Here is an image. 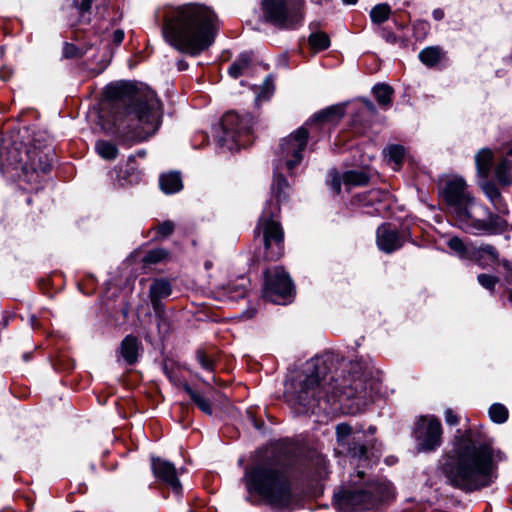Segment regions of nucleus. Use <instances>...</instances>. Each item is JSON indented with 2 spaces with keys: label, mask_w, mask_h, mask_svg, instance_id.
I'll return each mask as SVG.
<instances>
[{
  "label": "nucleus",
  "mask_w": 512,
  "mask_h": 512,
  "mask_svg": "<svg viewBox=\"0 0 512 512\" xmlns=\"http://www.w3.org/2000/svg\"><path fill=\"white\" fill-rule=\"evenodd\" d=\"M329 357H316L307 363L309 374L294 385L288 394V401L299 414H330L338 407L340 397L358 399L365 404L379 389V382L373 375L370 363L360 359L350 363L348 378L338 385L334 376L327 372Z\"/></svg>",
  "instance_id": "nucleus-1"
},
{
  "label": "nucleus",
  "mask_w": 512,
  "mask_h": 512,
  "mask_svg": "<svg viewBox=\"0 0 512 512\" xmlns=\"http://www.w3.org/2000/svg\"><path fill=\"white\" fill-rule=\"evenodd\" d=\"M343 114V108L340 106H331L323 109L315 113L311 120L304 126L299 127L296 131L281 140L277 152L274 181L272 184V194L276 197L277 202H267L256 229L259 232L262 231L267 257L269 259H278L282 255L284 235L280 223L275 218L280 211L279 203L287 198V190L289 189L288 181L281 173H278V171L283 168L292 171L301 163L303 151L309 139L307 126L312 125L313 122H331L339 120L342 118Z\"/></svg>",
  "instance_id": "nucleus-2"
},
{
  "label": "nucleus",
  "mask_w": 512,
  "mask_h": 512,
  "mask_svg": "<svg viewBox=\"0 0 512 512\" xmlns=\"http://www.w3.org/2000/svg\"><path fill=\"white\" fill-rule=\"evenodd\" d=\"M106 95L114 101V134L120 144L131 146L157 132L163 108L153 90L137 87L131 82H119L109 85Z\"/></svg>",
  "instance_id": "nucleus-3"
},
{
  "label": "nucleus",
  "mask_w": 512,
  "mask_h": 512,
  "mask_svg": "<svg viewBox=\"0 0 512 512\" xmlns=\"http://www.w3.org/2000/svg\"><path fill=\"white\" fill-rule=\"evenodd\" d=\"M453 452L454 457L442 468L453 487L474 492L491 486L497 479L493 448L480 428L472 426L463 433L457 430Z\"/></svg>",
  "instance_id": "nucleus-4"
},
{
  "label": "nucleus",
  "mask_w": 512,
  "mask_h": 512,
  "mask_svg": "<svg viewBox=\"0 0 512 512\" xmlns=\"http://www.w3.org/2000/svg\"><path fill=\"white\" fill-rule=\"evenodd\" d=\"M217 16L208 6L185 4L164 17L162 34L167 43L182 53L197 56L214 42Z\"/></svg>",
  "instance_id": "nucleus-5"
},
{
  "label": "nucleus",
  "mask_w": 512,
  "mask_h": 512,
  "mask_svg": "<svg viewBox=\"0 0 512 512\" xmlns=\"http://www.w3.org/2000/svg\"><path fill=\"white\" fill-rule=\"evenodd\" d=\"M243 481L249 493H256L277 511L294 507V497L288 477L278 469L258 465L245 472Z\"/></svg>",
  "instance_id": "nucleus-6"
},
{
  "label": "nucleus",
  "mask_w": 512,
  "mask_h": 512,
  "mask_svg": "<svg viewBox=\"0 0 512 512\" xmlns=\"http://www.w3.org/2000/svg\"><path fill=\"white\" fill-rule=\"evenodd\" d=\"M395 497L391 482L375 480L353 486L334 495L335 505L342 512H364L377 509Z\"/></svg>",
  "instance_id": "nucleus-7"
},
{
  "label": "nucleus",
  "mask_w": 512,
  "mask_h": 512,
  "mask_svg": "<svg viewBox=\"0 0 512 512\" xmlns=\"http://www.w3.org/2000/svg\"><path fill=\"white\" fill-rule=\"evenodd\" d=\"M264 22L280 29H295L304 19V0H261Z\"/></svg>",
  "instance_id": "nucleus-8"
},
{
  "label": "nucleus",
  "mask_w": 512,
  "mask_h": 512,
  "mask_svg": "<svg viewBox=\"0 0 512 512\" xmlns=\"http://www.w3.org/2000/svg\"><path fill=\"white\" fill-rule=\"evenodd\" d=\"M253 117L250 114L226 113L221 121V132L217 135L218 144L228 150H238L252 142Z\"/></svg>",
  "instance_id": "nucleus-9"
},
{
  "label": "nucleus",
  "mask_w": 512,
  "mask_h": 512,
  "mask_svg": "<svg viewBox=\"0 0 512 512\" xmlns=\"http://www.w3.org/2000/svg\"><path fill=\"white\" fill-rule=\"evenodd\" d=\"M444 197L446 202L454 208L458 225L469 219L477 208H483V205L477 203L467 191L466 182L462 178H455L446 183Z\"/></svg>",
  "instance_id": "nucleus-10"
},
{
  "label": "nucleus",
  "mask_w": 512,
  "mask_h": 512,
  "mask_svg": "<svg viewBox=\"0 0 512 512\" xmlns=\"http://www.w3.org/2000/svg\"><path fill=\"white\" fill-rule=\"evenodd\" d=\"M415 449L419 453L435 451L442 444V425L434 416H421L413 429Z\"/></svg>",
  "instance_id": "nucleus-11"
},
{
  "label": "nucleus",
  "mask_w": 512,
  "mask_h": 512,
  "mask_svg": "<svg viewBox=\"0 0 512 512\" xmlns=\"http://www.w3.org/2000/svg\"><path fill=\"white\" fill-rule=\"evenodd\" d=\"M478 209L483 211V214L487 216V219H477L475 216V211H473L469 219H467L462 224H459V228L467 233L480 235H498L507 230L508 223L504 218L500 216L501 214L492 213L485 206Z\"/></svg>",
  "instance_id": "nucleus-12"
},
{
  "label": "nucleus",
  "mask_w": 512,
  "mask_h": 512,
  "mask_svg": "<svg viewBox=\"0 0 512 512\" xmlns=\"http://www.w3.org/2000/svg\"><path fill=\"white\" fill-rule=\"evenodd\" d=\"M293 290L292 281L289 275L280 267L265 272V285L263 297L272 302L280 304L291 295Z\"/></svg>",
  "instance_id": "nucleus-13"
},
{
  "label": "nucleus",
  "mask_w": 512,
  "mask_h": 512,
  "mask_svg": "<svg viewBox=\"0 0 512 512\" xmlns=\"http://www.w3.org/2000/svg\"><path fill=\"white\" fill-rule=\"evenodd\" d=\"M151 467L158 480L170 487L175 494L179 495L181 493L182 485L178 479L177 470L173 463L159 457H153Z\"/></svg>",
  "instance_id": "nucleus-14"
},
{
  "label": "nucleus",
  "mask_w": 512,
  "mask_h": 512,
  "mask_svg": "<svg viewBox=\"0 0 512 512\" xmlns=\"http://www.w3.org/2000/svg\"><path fill=\"white\" fill-rule=\"evenodd\" d=\"M378 248L385 253H392L404 244V238L390 223L380 225L376 231Z\"/></svg>",
  "instance_id": "nucleus-15"
},
{
  "label": "nucleus",
  "mask_w": 512,
  "mask_h": 512,
  "mask_svg": "<svg viewBox=\"0 0 512 512\" xmlns=\"http://www.w3.org/2000/svg\"><path fill=\"white\" fill-rule=\"evenodd\" d=\"M479 185L482 192L489 199L496 212L499 214L507 215L509 213L507 203L502 197L501 192L496 184L486 178L481 179Z\"/></svg>",
  "instance_id": "nucleus-16"
},
{
  "label": "nucleus",
  "mask_w": 512,
  "mask_h": 512,
  "mask_svg": "<svg viewBox=\"0 0 512 512\" xmlns=\"http://www.w3.org/2000/svg\"><path fill=\"white\" fill-rule=\"evenodd\" d=\"M116 173V181L121 187L137 184L141 180V173L137 168L134 156H130L125 166L119 167Z\"/></svg>",
  "instance_id": "nucleus-17"
},
{
  "label": "nucleus",
  "mask_w": 512,
  "mask_h": 512,
  "mask_svg": "<svg viewBox=\"0 0 512 512\" xmlns=\"http://www.w3.org/2000/svg\"><path fill=\"white\" fill-rule=\"evenodd\" d=\"M471 260L475 261L482 268L489 266L490 263H501L497 249L490 244L473 246Z\"/></svg>",
  "instance_id": "nucleus-18"
},
{
  "label": "nucleus",
  "mask_w": 512,
  "mask_h": 512,
  "mask_svg": "<svg viewBox=\"0 0 512 512\" xmlns=\"http://www.w3.org/2000/svg\"><path fill=\"white\" fill-rule=\"evenodd\" d=\"M28 155L29 165L33 171L47 173L51 170L54 158L53 152L33 149L29 151Z\"/></svg>",
  "instance_id": "nucleus-19"
},
{
  "label": "nucleus",
  "mask_w": 512,
  "mask_h": 512,
  "mask_svg": "<svg viewBox=\"0 0 512 512\" xmlns=\"http://www.w3.org/2000/svg\"><path fill=\"white\" fill-rule=\"evenodd\" d=\"M172 292L171 284L166 279H156L150 286L149 297L155 311L161 307V300L168 297Z\"/></svg>",
  "instance_id": "nucleus-20"
},
{
  "label": "nucleus",
  "mask_w": 512,
  "mask_h": 512,
  "mask_svg": "<svg viewBox=\"0 0 512 512\" xmlns=\"http://www.w3.org/2000/svg\"><path fill=\"white\" fill-rule=\"evenodd\" d=\"M140 342L137 337L127 335L120 344L119 351L123 359L128 365H133L137 362L139 355Z\"/></svg>",
  "instance_id": "nucleus-21"
},
{
  "label": "nucleus",
  "mask_w": 512,
  "mask_h": 512,
  "mask_svg": "<svg viewBox=\"0 0 512 512\" xmlns=\"http://www.w3.org/2000/svg\"><path fill=\"white\" fill-rule=\"evenodd\" d=\"M493 160L494 154L489 148H482L475 155L477 175L481 179L489 178Z\"/></svg>",
  "instance_id": "nucleus-22"
},
{
  "label": "nucleus",
  "mask_w": 512,
  "mask_h": 512,
  "mask_svg": "<svg viewBox=\"0 0 512 512\" xmlns=\"http://www.w3.org/2000/svg\"><path fill=\"white\" fill-rule=\"evenodd\" d=\"M159 186L165 194H173L183 188V183L179 173L169 172L159 177Z\"/></svg>",
  "instance_id": "nucleus-23"
},
{
  "label": "nucleus",
  "mask_w": 512,
  "mask_h": 512,
  "mask_svg": "<svg viewBox=\"0 0 512 512\" xmlns=\"http://www.w3.org/2000/svg\"><path fill=\"white\" fill-rule=\"evenodd\" d=\"M362 438L363 434L358 432V435H353L351 441L347 442V445L345 446L348 453L354 458L366 459L367 446L362 441Z\"/></svg>",
  "instance_id": "nucleus-24"
},
{
  "label": "nucleus",
  "mask_w": 512,
  "mask_h": 512,
  "mask_svg": "<svg viewBox=\"0 0 512 512\" xmlns=\"http://www.w3.org/2000/svg\"><path fill=\"white\" fill-rule=\"evenodd\" d=\"M185 392L189 395L195 405L205 414L212 415L213 409L210 400L200 392L193 390L188 384L184 385Z\"/></svg>",
  "instance_id": "nucleus-25"
},
{
  "label": "nucleus",
  "mask_w": 512,
  "mask_h": 512,
  "mask_svg": "<svg viewBox=\"0 0 512 512\" xmlns=\"http://www.w3.org/2000/svg\"><path fill=\"white\" fill-rule=\"evenodd\" d=\"M511 162L504 158L495 167V178L497 182L502 186H510L512 183V177L510 174Z\"/></svg>",
  "instance_id": "nucleus-26"
},
{
  "label": "nucleus",
  "mask_w": 512,
  "mask_h": 512,
  "mask_svg": "<svg viewBox=\"0 0 512 512\" xmlns=\"http://www.w3.org/2000/svg\"><path fill=\"white\" fill-rule=\"evenodd\" d=\"M467 245L459 237H452L448 241V247L453 250L462 259H472V247Z\"/></svg>",
  "instance_id": "nucleus-27"
},
{
  "label": "nucleus",
  "mask_w": 512,
  "mask_h": 512,
  "mask_svg": "<svg viewBox=\"0 0 512 512\" xmlns=\"http://www.w3.org/2000/svg\"><path fill=\"white\" fill-rule=\"evenodd\" d=\"M95 150L105 160H114L118 156L117 146L106 140H98L95 143Z\"/></svg>",
  "instance_id": "nucleus-28"
},
{
  "label": "nucleus",
  "mask_w": 512,
  "mask_h": 512,
  "mask_svg": "<svg viewBox=\"0 0 512 512\" xmlns=\"http://www.w3.org/2000/svg\"><path fill=\"white\" fill-rule=\"evenodd\" d=\"M252 58L249 53H242L240 56L230 65L228 73L233 78H238L243 72L249 67Z\"/></svg>",
  "instance_id": "nucleus-29"
},
{
  "label": "nucleus",
  "mask_w": 512,
  "mask_h": 512,
  "mask_svg": "<svg viewBox=\"0 0 512 512\" xmlns=\"http://www.w3.org/2000/svg\"><path fill=\"white\" fill-rule=\"evenodd\" d=\"M369 182V176L363 171L350 170L343 174L346 186H364Z\"/></svg>",
  "instance_id": "nucleus-30"
},
{
  "label": "nucleus",
  "mask_w": 512,
  "mask_h": 512,
  "mask_svg": "<svg viewBox=\"0 0 512 512\" xmlns=\"http://www.w3.org/2000/svg\"><path fill=\"white\" fill-rule=\"evenodd\" d=\"M373 94L381 106H389L392 100L393 89L387 84H377L373 87Z\"/></svg>",
  "instance_id": "nucleus-31"
},
{
  "label": "nucleus",
  "mask_w": 512,
  "mask_h": 512,
  "mask_svg": "<svg viewBox=\"0 0 512 512\" xmlns=\"http://www.w3.org/2000/svg\"><path fill=\"white\" fill-rule=\"evenodd\" d=\"M441 57V50L438 47H427L420 51L419 59L426 66L436 65Z\"/></svg>",
  "instance_id": "nucleus-32"
},
{
  "label": "nucleus",
  "mask_w": 512,
  "mask_h": 512,
  "mask_svg": "<svg viewBox=\"0 0 512 512\" xmlns=\"http://www.w3.org/2000/svg\"><path fill=\"white\" fill-rule=\"evenodd\" d=\"M353 435H358V433L353 432L350 425L340 423L336 426V439L339 446L345 447L347 442L351 441Z\"/></svg>",
  "instance_id": "nucleus-33"
},
{
  "label": "nucleus",
  "mask_w": 512,
  "mask_h": 512,
  "mask_svg": "<svg viewBox=\"0 0 512 512\" xmlns=\"http://www.w3.org/2000/svg\"><path fill=\"white\" fill-rule=\"evenodd\" d=\"M391 13L390 6L382 3L374 6L370 12V17L373 23L381 24L388 20Z\"/></svg>",
  "instance_id": "nucleus-34"
},
{
  "label": "nucleus",
  "mask_w": 512,
  "mask_h": 512,
  "mask_svg": "<svg viewBox=\"0 0 512 512\" xmlns=\"http://www.w3.org/2000/svg\"><path fill=\"white\" fill-rule=\"evenodd\" d=\"M489 416L493 422L502 424L508 419V410L503 404L494 403L489 408Z\"/></svg>",
  "instance_id": "nucleus-35"
},
{
  "label": "nucleus",
  "mask_w": 512,
  "mask_h": 512,
  "mask_svg": "<svg viewBox=\"0 0 512 512\" xmlns=\"http://www.w3.org/2000/svg\"><path fill=\"white\" fill-rule=\"evenodd\" d=\"M309 44L317 51L325 50L330 45V39L324 32L312 33L309 36Z\"/></svg>",
  "instance_id": "nucleus-36"
},
{
  "label": "nucleus",
  "mask_w": 512,
  "mask_h": 512,
  "mask_svg": "<svg viewBox=\"0 0 512 512\" xmlns=\"http://www.w3.org/2000/svg\"><path fill=\"white\" fill-rule=\"evenodd\" d=\"M384 153L390 161L399 166L404 158L405 149L401 145L391 144L384 150Z\"/></svg>",
  "instance_id": "nucleus-37"
},
{
  "label": "nucleus",
  "mask_w": 512,
  "mask_h": 512,
  "mask_svg": "<svg viewBox=\"0 0 512 512\" xmlns=\"http://www.w3.org/2000/svg\"><path fill=\"white\" fill-rule=\"evenodd\" d=\"M196 359L204 370L208 372L214 371V358L208 355L204 350H198L196 352Z\"/></svg>",
  "instance_id": "nucleus-38"
},
{
  "label": "nucleus",
  "mask_w": 512,
  "mask_h": 512,
  "mask_svg": "<svg viewBox=\"0 0 512 512\" xmlns=\"http://www.w3.org/2000/svg\"><path fill=\"white\" fill-rule=\"evenodd\" d=\"M167 255L168 253L164 249H154L144 256L143 262L146 264H156L164 260Z\"/></svg>",
  "instance_id": "nucleus-39"
},
{
  "label": "nucleus",
  "mask_w": 512,
  "mask_h": 512,
  "mask_svg": "<svg viewBox=\"0 0 512 512\" xmlns=\"http://www.w3.org/2000/svg\"><path fill=\"white\" fill-rule=\"evenodd\" d=\"M478 283L485 289L493 292L495 285L498 283L499 278L490 274H479L477 276Z\"/></svg>",
  "instance_id": "nucleus-40"
},
{
  "label": "nucleus",
  "mask_w": 512,
  "mask_h": 512,
  "mask_svg": "<svg viewBox=\"0 0 512 512\" xmlns=\"http://www.w3.org/2000/svg\"><path fill=\"white\" fill-rule=\"evenodd\" d=\"M174 223L172 221H164L162 223H160L155 229H156V234L160 237H167L169 236L170 234H172V232L174 231Z\"/></svg>",
  "instance_id": "nucleus-41"
},
{
  "label": "nucleus",
  "mask_w": 512,
  "mask_h": 512,
  "mask_svg": "<svg viewBox=\"0 0 512 512\" xmlns=\"http://www.w3.org/2000/svg\"><path fill=\"white\" fill-rule=\"evenodd\" d=\"M330 187L334 191L335 194H339L341 191V184L343 182V175L340 176L337 172H332L330 174Z\"/></svg>",
  "instance_id": "nucleus-42"
},
{
  "label": "nucleus",
  "mask_w": 512,
  "mask_h": 512,
  "mask_svg": "<svg viewBox=\"0 0 512 512\" xmlns=\"http://www.w3.org/2000/svg\"><path fill=\"white\" fill-rule=\"evenodd\" d=\"M444 418L448 425L455 426L459 423L458 416L451 409H446L444 412Z\"/></svg>",
  "instance_id": "nucleus-43"
},
{
  "label": "nucleus",
  "mask_w": 512,
  "mask_h": 512,
  "mask_svg": "<svg viewBox=\"0 0 512 512\" xmlns=\"http://www.w3.org/2000/svg\"><path fill=\"white\" fill-rule=\"evenodd\" d=\"M63 54L66 58H73L78 55V48L74 44L65 43Z\"/></svg>",
  "instance_id": "nucleus-44"
},
{
  "label": "nucleus",
  "mask_w": 512,
  "mask_h": 512,
  "mask_svg": "<svg viewBox=\"0 0 512 512\" xmlns=\"http://www.w3.org/2000/svg\"><path fill=\"white\" fill-rule=\"evenodd\" d=\"M506 273H505V280L508 284H512V266L510 265V262L508 260H501V263H500Z\"/></svg>",
  "instance_id": "nucleus-45"
},
{
  "label": "nucleus",
  "mask_w": 512,
  "mask_h": 512,
  "mask_svg": "<svg viewBox=\"0 0 512 512\" xmlns=\"http://www.w3.org/2000/svg\"><path fill=\"white\" fill-rule=\"evenodd\" d=\"M94 0H81L79 4L75 1V4L81 13L88 12L91 9L92 2Z\"/></svg>",
  "instance_id": "nucleus-46"
},
{
  "label": "nucleus",
  "mask_w": 512,
  "mask_h": 512,
  "mask_svg": "<svg viewBox=\"0 0 512 512\" xmlns=\"http://www.w3.org/2000/svg\"><path fill=\"white\" fill-rule=\"evenodd\" d=\"M124 39L123 30L117 29L113 32L112 40L116 45H120Z\"/></svg>",
  "instance_id": "nucleus-47"
},
{
  "label": "nucleus",
  "mask_w": 512,
  "mask_h": 512,
  "mask_svg": "<svg viewBox=\"0 0 512 512\" xmlns=\"http://www.w3.org/2000/svg\"><path fill=\"white\" fill-rule=\"evenodd\" d=\"M432 15L435 20L440 21L444 18V11L440 8H437L433 10Z\"/></svg>",
  "instance_id": "nucleus-48"
},
{
  "label": "nucleus",
  "mask_w": 512,
  "mask_h": 512,
  "mask_svg": "<svg viewBox=\"0 0 512 512\" xmlns=\"http://www.w3.org/2000/svg\"><path fill=\"white\" fill-rule=\"evenodd\" d=\"M176 66L179 71H184L188 68V63L185 60H178Z\"/></svg>",
  "instance_id": "nucleus-49"
},
{
  "label": "nucleus",
  "mask_w": 512,
  "mask_h": 512,
  "mask_svg": "<svg viewBox=\"0 0 512 512\" xmlns=\"http://www.w3.org/2000/svg\"><path fill=\"white\" fill-rule=\"evenodd\" d=\"M363 103L365 104V106L367 107V109L371 112H375V106L374 104L372 103V101H370L369 99H364L363 100Z\"/></svg>",
  "instance_id": "nucleus-50"
},
{
  "label": "nucleus",
  "mask_w": 512,
  "mask_h": 512,
  "mask_svg": "<svg viewBox=\"0 0 512 512\" xmlns=\"http://www.w3.org/2000/svg\"><path fill=\"white\" fill-rule=\"evenodd\" d=\"M236 292H237L236 297H238V298L245 296V289L244 288L237 289Z\"/></svg>",
  "instance_id": "nucleus-51"
},
{
  "label": "nucleus",
  "mask_w": 512,
  "mask_h": 512,
  "mask_svg": "<svg viewBox=\"0 0 512 512\" xmlns=\"http://www.w3.org/2000/svg\"><path fill=\"white\" fill-rule=\"evenodd\" d=\"M8 77H9L8 72L0 70V78H2L3 80H7Z\"/></svg>",
  "instance_id": "nucleus-52"
},
{
  "label": "nucleus",
  "mask_w": 512,
  "mask_h": 512,
  "mask_svg": "<svg viewBox=\"0 0 512 512\" xmlns=\"http://www.w3.org/2000/svg\"><path fill=\"white\" fill-rule=\"evenodd\" d=\"M345 4H355L358 0H342Z\"/></svg>",
  "instance_id": "nucleus-53"
},
{
  "label": "nucleus",
  "mask_w": 512,
  "mask_h": 512,
  "mask_svg": "<svg viewBox=\"0 0 512 512\" xmlns=\"http://www.w3.org/2000/svg\"><path fill=\"white\" fill-rule=\"evenodd\" d=\"M426 26H427V24H426V23H424V22H420V23H418V24H417V27H421V28H423V29H424Z\"/></svg>",
  "instance_id": "nucleus-54"
},
{
  "label": "nucleus",
  "mask_w": 512,
  "mask_h": 512,
  "mask_svg": "<svg viewBox=\"0 0 512 512\" xmlns=\"http://www.w3.org/2000/svg\"><path fill=\"white\" fill-rule=\"evenodd\" d=\"M509 300L512 302V289L508 290Z\"/></svg>",
  "instance_id": "nucleus-55"
},
{
  "label": "nucleus",
  "mask_w": 512,
  "mask_h": 512,
  "mask_svg": "<svg viewBox=\"0 0 512 512\" xmlns=\"http://www.w3.org/2000/svg\"><path fill=\"white\" fill-rule=\"evenodd\" d=\"M164 371H165L166 375L168 376V378L172 379V377H171V375H170V373L168 372V370H167V368H166V367H164Z\"/></svg>",
  "instance_id": "nucleus-56"
},
{
  "label": "nucleus",
  "mask_w": 512,
  "mask_h": 512,
  "mask_svg": "<svg viewBox=\"0 0 512 512\" xmlns=\"http://www.w3.org/2000/svg\"><path fill=\"white\" fill-rule=\"evenodd\" d=\"M363 475H364V473H363L362 471H359V472H358V477H359V478H363Z\"/></svg>",
  "instance_id": "nucleus-57"
},
{
  "label": "nucleus",
  "mask_w": 512,
  "mask_h": 512,
  "mask_svg": "<svg viewBox=\"0 0 512 512\" xmlns=\"http://www.w3.org/2000/svg\"><path fill=\"white\" fill-rule=\"evenodd\" d=\"M252 421H253V423H254V426H255L256 428H259V426L257 425V422L255 421V419H254V418H252Z\"/></svg>",
  "instance_id": "nucleus-58"
},
{
  "label": "nucleus",
  "mask_w": 512,
  "mask_h": 512,
  "mask_svg": "<svg viewBox=\"0 0 512 512\" xmlns=\"http://www.w3.org/2000/svg\"><path fill=\"white\" fill-rule=\"evenodd\" d=\"M391 38H392V39H394V38H395V36H394L393 34L389 35V36H388V39H391Z\"/></svg>",
  "instance_id": "nucleus-59"
},
{
  "label": "nucleus",
  "mask_w": 512,
  "mask_h": 512,
  "mask_svg": "<svg viewBox=\"0 0 512 512\" xmlns=\"http://www.w3.org/2000/svg\"><path fill=\"white\" fill-rule=\"evenodd\" d=\"M508 155L512 157V148L508 151Z\"/></svg>",
  "instance_id": "nucleus-60"
}]
</instances>
